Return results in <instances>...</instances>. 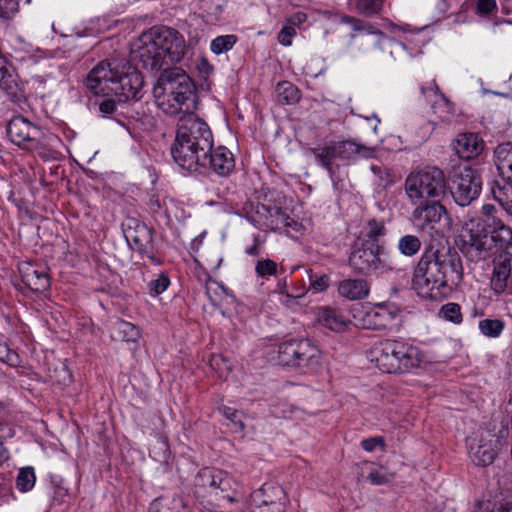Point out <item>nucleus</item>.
Here are the masks:
<instances>
[{
    "label": "nucleus",
    "instance_id": "nucleus-46",
    "mask_svg": "<svg viewBox=\"0 0 512 512\" xmlns=\"http://www.w3.org/2000/svg\"><path fill=\"white\" fill-rule=\"evenodd\" d=\"M19 9L17 0H0V17L5 20L11 19Z\"/></svg>",
    "mask_w": 512,
    "mask_h": 512
},
{
    "label": "nucleus",
    "instance_id": "nucleus-9",
    "mask_svg": "<svg viewBox=\"0 0 512 512\" xmlns=\"http://www.w3.org/2000/svg\"><path fill=\"white\" fill-rule=\"evenodd\" d=\"M363 150L366 151L367 149L364 146H361L350 140L331 142L323 146L309 149L310 153L315 157L317 163L325 168L328 172L335 189H338L340 179L337 175L339 165L334 164V161L336 159L342 161L354 160Z\"/></svg>",
    "mask_w": 512,
    "mask_h": 512
},
{
    "label": "nucleus",
    "instance_id": "nucleus-14",
    "mask_svg": "<svg viewBox=\"0 0 512 512\" xmlns=\"http://www.w3.org/2000/svg\"><path fill=\"white\" fill-rule=\"evenodd\" d=\"M286 494L281 486L265 483L253 491L249 499L250 512H285Z\"/></svg>",
    "mask_w": 512,
    "mask_h": 512
},
{
    "label": "nucleus",
    "instance_id": "nucleus-41",
    "mask_svg": "<svg viewBox=\"0 0 512 512\" xmlns=\"http://www.w3.org/2000/svg\"><path fill=\"white\" fill-rule=\"evenodd\" d=\"M384 0H357L356 7L366 16L378 14L383 7Z\"/></svg>",
    "mask_w": 512,
    "mask_h": 512
},
{
    "label": "nucleus",
    "instance_id": "nucleus-2",
    "mask_svg": "<svg viewBox=\"0 0 512 512\" xmlns=\"http://www.w3.org/2000/svg\"><path fill=\"white\" fill-rule=\"evenodd\" d=\"M463 275L462 259L456 250L430 244L414 268L412 284L420 297L441 300L461 284Z\"/></svg>",
    "mask_w": 512,
    "mask_h": 512
},
{
    "label": "nucleus",
    "instance_id": "nucleus-3",
    "mask_svg": "<svg viewBox=\"0 0 512 512\" xmlns=\"http://www.w3.org/2000/svg\"><path fill=\"white\" fill-rule=\"evenodd\" d=\"M213 147V134L206 122L193 113L183 114L170 153L184 171L201 172V164Z\"/></svg>",
    "mask_w": 512,
    "mask_h": 512
},
{
    "label": "nucleus",
    "instance_id": "nucleus-32",
    "mask_svg": "<svg viewBox=\"0 0 512 512\" xmlns=\"http://www.w3.org/2000/svg\"><path fill=\"white\" fill-rule=\"evenodd\" d=\"M111 335L115 340L136 342L141 334L138 326L125 320H117L112 326Z\"/></svg>",
    "mask_w": 512,
    "mask_h": 512
},
{
    "label": "nucleus",
    "instance_id": "nucleus-47",
    "mask_svg": "<svg viewBox=\"0 0 512 512\" xmlns=\"http://www.w3.org/2000/svg\"><path fill=\"white\" fill-rule=\"evenodd\" d=\"M497 9L496 0H476V13L480 16H489Z\"/></svg>",
    "mask_w": 512,
    "mask_h": 512
},
{
    "label": "nucleus",
    "instance_id": "nucleus-43",
    "mask_svg": "<svg viewBox=\"0 0 512 512\" xmlns=\"http://www.w3.org/2000/svg\"><path fill=\"white\" fill-rule=\"evenodd\" d=\"M0 362L16 367L20 365V357L6 343L0 342Z\"/></svg>",
    "mask_w": 512,
    "mask_h": 512
},
{
    "label": "nucleus",
    "instance_id": "nucleus-40",
    "mask_svg": "<svg viewBox=\"0 0 512 512\" xmlns=\"http://www.w3.org/2000/svg\"><path fill=\"white\" fill-rule=\"evenodd\" d=\"M236 41L237 37L232 34L218 36L211 42V51L216 55L222 54L231 50Z\"/></svg>",
    "mask_w": 512,
    "mask_h": 512
},
{
    "label": "nucleus",
    "instance_id": "nucleus-59",
    "mask_svg": "<svg viewBox=\"0 0 512 512\" xmlns=\"http://www.w3.org/2000/svg\"><path fill=\"white\" fill-rule=\"evenodd\" d=\"M165 508L164 499H156L150 504L149 512H162Z\"/></svg>",
    "mask_w": 512,
    "mask_h": 512
},
{
    "label": "nucleus",
    "instance_id": "nucleus-45",
    "mask_svg": "<svg viewBox=\"0 0 512 512\" xmlns=\"http://www.w3.org/2000/svg\"><path fill=\"white\" fill-rule=\"evenodd\" d=\"M367 478L374 485H383L392 480L393 474L384 471L382 467L372 468Z\"/></svg>",
    "mask_w": 512,
    "mask_h": 512
},
{
    "label": "nucleus",
    "instance_id": "nucleus-51",
    "mask_svg": "<svg viewBox=\"0 0 512 512\" xmlns=\"http://www.w3.org/2000/svg\"><path fill=\"white\" fill-rule=\"evenodd\" d=\"M210 366L212 369L216 370L220 376H223L225 371L230 370L226 360L221 355H213L210 359Z\"/></svg>",
    "mask_w": 512,
    "mask_h": 512
},
{
    "label": "nucleus",
    "instance_id": "nucleus-50",
    "mask_svg": "<svg viewBox=\"0 0 512 512\" xmlns=\"http://www.w3.org/2000/svg\"><path fill=\"white\" fill-rule=\"evenodd\" d=\"M378 446L382 449L385 447L384 438L381 436L367 438L361 441V447L367 452L374 451Z\"/></svg>",
    "mask_w": 512,
    "mask_h": 512
},
{
    "label": "nucleus",
    "instance_id": "nucleus-21",
    "mask_svg": "<svg viewBox=\"0 0 512 512\" xmlns=\"http://www.w3.org/2000/svg\"><path fill=\"white\" fill-rule=\"evenodd\" d=\"M124 236L128 244L142 255L148 253V248H151V230L146 225L138 223L135 219L129 220L127 228L124 229Z\"/></svg>",
    "mask_w": 512,
    "mask_h": 512
},
{
    "label": "nucleus",
    "instance_id": "nucleus-62",
    "mask_svg": "<svg viewBox=\"0 0 512 512\" xmlns=\"http://www.w3.org/2000/svg\"><path fill=\"white\" fill-rule=\"evenodd\" d=\"M8 459L7 455V449L5 448L4 444L0 442V462H4Z\"/></svg>",
    "mask_w": 512,
    "mask_h": 512
},
{
    "label": "nucleus",
    "instance_id": "nucleus-61",
    "mask_svg": "<svg viewBox=\"0 0 512 512\" xmlns=\"http://www.w3.org/2000/svg\"><path fill=\"white\" fill-rule=\"evenodd\" d=\"M150 207L153 212H158L161 209V203L158 198H152L150 200Z\"/></svg>",
    "mask_w": 512,
    "mask_h": 512
},
{
    "label": "nucleus",
    "instance_id": "nucleus-64",
    "mask_svg": "<svg viewBox=\"0 0 512 512\" xmlns=\"http://www.w3.org/2000/svg\"><path fill=\"white\" fill-rule=\"evenodd\" d=\"M145 254L151 260L152 263H154V264L160 263V261L154 255H152L149 251H148V253H145Z\"/></svg>",
    "mask_w": 512,
    "mask_h": 512
},
{
    "label": "nucleus",
    "instance_id": "nucleus-29",
    "mask_svg": "<svg viewBox=\"0 0 512 512\" xmlns=\"http://www.w3.org/2000/svg\"><path fill=\"white\" fill-rule=\"evenodd\" d=\"M221 475L220 469L205 467L195 477L196 494L202 497L213 496L216 490L217 478Z\"/></svg>",
    "mask_w": 512,
    "mask_h": 512
},
{
    "label": "nucleus",
    "instance_id": "nucleus-35",
    "mask_svg": "<svg viewBox=\"0 0 512 512\" xmlns=\"http://www.w3.org/2000/svg\"><path fill=\"white\" fill-rule=\"evenodd\" d=\"M276 95L278 101L282 104L293 105L300 100V91L289 81H283L277 84Z\"/></svg>",
    "mask_w": 512,
    "mask_h": 512
},
{
    "label": "nucleus",
    "instance_id": "nucleus-33",
    "mask_svg": "<svg viewBox=\"0 0 512 512\" xmlns=\"http://www.w3.org/2000/svg\"><path fill=\"white\" fill-rule=\"evenodd\" d=\"M319 320L325 327L335 332L342 331L348 323V320L341 312L328 307L322 309L319 314Z\"/></svg>",
    "mask_w": 512,
    "mask_h": 512
},
{
    "label": "nucleus",
    "instance_id": "nucleus-27",
    "mask_svg": "<svg viewBox=\"0 0 512 512\" xmlns=\"http://www.w3.org/2000/svg\"><path fill=\"white\" fill-rule=\"evenodd\" d=\"M420 90L425 97H429L431 93L434 95L435 100L432 104V109L435 113H439L441 119L448 120L454 114L453 103L440 91L435 81H433V87L421 86Z\"/></svg>",
    "mask_w": 512,
    "mask_h": 512
},
{
    "label": "nucleus",
    "instance_id": "nucleus-53",
    "mask_svg": "<svg viewBox=\"0 0 512 512\" xmlns=\"http://www.w3.org/2000/svg\"><path fill=\"white\" fill-rule=\"evenodd\" d=\"M169 506L171 511L181 512L182 510H186L188 508V502L183 496L176 495L171 499Z\"/></svg>",
    "mask_w": 512,
    "mask_h": 512
},
{
    "label": "nucleus",
    "instance_id": "nucleus-19",
    "mask_svg": "<svg viewBox=\"0 0 512 512\" xmlns=\"http://www.w3.org/2000/svg\"><path fill=\"white\" fill-rule=\"evenodd\" d=\"M235 168L233 153L224 146L211 149L201 164V172L211 170L219 176H228Z\"/></svg>",
    "mask_w": 512,
    "mask_h": 512
},
{
    "label": "nucleus",
    "instance_id": "nucleus-13",
    "mask_svg": "<svg viewBox=\"0 0 512 512\" xmlns=\"http://www.w3.org/2000/svg\"><path fill=\"white\" fill-rule=\"evenodd\" d=\"M156 41L150 35L149 30L142 33L132 44L131 56L134 61H139L143 68L150 71H158L168 64L164 52L160 51Z\"/></svg>",
    "mask_w": 512,
    "mask_h": 512
},
{
    "label": "nucleus",
    "instance_id": "nucleus-7",
    "mask_svg": "<svg viewBox=\"0 0 512 512\" xmlns=\"http://www.w3.org/2000/svg\"><path fill=\"white\" fill-rule=\"evenodd\" d=\"M404 188L410 203L442 199L446 194V178L439 168L426 167L410 173Z\"/></svg>",
    "mask_w": 512,
    "mask_h": 512
},
{
    "label": "nucleus",
    "instance_id": "nucleus-49",
    "mask_svg": "<svg viewBox=\"0 0 512 512\" xmlns=\"http://www.w3.org/2000/svg\"><path fill=\"white\" fill-rule=\"evenodd\" d=\"M330 284V277L326 274L315 276L310 275V288L315 292L325 291Z\"/></svg>",
    "mask_w": 512,
    "mask_h": 512
},
{
    "label": "nucleus",
    "instance_id": "nucleus-42",
    "mask_svg": "<svg viewBox=\"0 0 512 512\" xmlns=\"http://www.w3.org/2000/svg\"><path fill=\"white\" fill-rule=\"evenodd\" d=\"M170 285V279L167 274L160 273L158 277L151 280L148 284L149 294L151 296H158L162 294Z\"/></svg>",
    "mask_w": 512,
    "mask_h": 512
},
{
    "label": "nucleus",
    "instance_id": "nucleus-34",
    "mask_svg": "<svg viewBox=\"0 0 512 512\" xmlns=\"http://www.w3.org/2000/svg\"><path fill=\"white\" fill-rule=\"evenodd\" d=\"M422 242L420 238L413 234H405L398 239L397 250L407 258H413L421 250Z\"/></svg>",
    "mask_w": 512,
    "mask_h": 512
},
{
    "label": "nucleus",
    "instance_id": "nucleus-28",
    "mask_svg": "<svg viewBox=\"0 0 512 512\" xmlns=\"http://www.w3.org/2000/svg\"><path fill=\"white\" fill-rule=\"evenodd\" d=\"M369 284L364 279H344L338 284V293L340 296L351 300H362L369 294Z\"/></svg>",
    "mask_w": 512,
    "mask_h": 512
},
{
    "label": "nucleus",
    "instance_id": "nucleus-17",
    "mask_svg": "<svg viewBox=\"0 0 512 512\" xmlns=\"http://www.w3.org/2000/svg\"><path fill=\"white\" fill-rule=\"evenodd\" d=\"M411 204L415 206L411 219L421 230L426 228L433 229L435 224L439 223L446 214V209L441 204V199L425 200Z\"/></svg>",
    "mask_w": 512,
    "mask_h": 512
},
{
    "label": "nucleus",
    "instance_id": "nucleus-57",
    "mask_svg": "<svg viewBox=\"0 0 512 512\" xmlns=\"http://www.w3.org/2000/svg\"><path fill=\"white\" fill-rule=\"evenodd\" d=\"M278 289H279V292L283 295H286L288 297H292V298H301L302 296H304L305 294V290L302 289L296 293H290L288 290H287V285H286V282H283L282 284L279 283L278 284Z\"/></svg>",
    "mask_w": 512,
    "mask_h": 512
},
{
    "label": "nucleus",
    "instance_id": "nucleus-11",
    "mask_svg": "<svg viewBox=\"0 0 512 512\" xmlns=\"http://www.w3.org/2000/svg\"><path fill=\"white\" fill-rule=\"evenodd\" d=\"M468 456L476 466L486 467L491 465L496 456L499 444L498 437L489 431H479L466 440Z\"/></svg>",
    "mask_w": 512,
    "mask_h": 512
},
{
    "label": "nucleus",
    "instance_id": "nucleus-38",
    "mask_svg": "<svg viewBox=\"0 0 512 512\" xmlns=\"http://www.w3.org/2000/svg\"><path fill=\"white\" fill-rule=\"evenodd\" d=\"M343 22L348 23L352 26L353 31L365 33L368 35H381L383 36V33L378 30L373 24L370 22L357 19L354 17L347 16L343 19Z\"/></svg>",
    "mask_w": 512,
    "mask_h": 512
},
{
    "label": "nucleus",
    "instance_id": "nucleus-10",
    "mask_svg": "<svg viewBox=\"0 0 512 512\" xmlns=\"http://www.w3.org/2000/svg\"><path fill=\"white\" fill-rule=\"evenodd\" d=\"M481 187L482 180L478 172L465 167L454 175L451 194L454 201L464 207L479 197Z\"/></svg>",
    "mask_w": 512,
    "mask_h": 512
},
{
    "label": "nucleus",
    "instance_id": "nucleus-4",
    "mask_svg": "<svg viewBox=\"0 0 512 512\" xmlns=\"http://www.w3.org/2000/svg\"><path fill=\"white\" fill-rule=\"evenodd\" d=\"M498 210L493 204H484L481 214L472 228L468 240H464L461 250L471 261L487 258L491 243L498 249H507L512 245V228L498 217Z\"/></svg>",
    "mask_w": 512,
    "mask_h": 512
},
{
    "label": "nucleus",
    "instance_id": "nucleus-63",
    "mask_svg": "<svg viewBox=\"0 0 512 512\" xmlns=\"http://www.w3.org/2000/svg\"><path fill=\"white\" fill-rule=\"evenodd\" d=\"M297 222L294 221L289 215L288 219H285V222L282 224V227H293L296 226Z\"/></svg>",
    "mask_w": 512,
    "mask_h": 512
},
{
    "label": "nucleus",
    "instance_id": "nucleus-52",
    "mask_svg": "<svg viewBox=\"0 0 512 512\" xmlns=\"http://www.w3.org/2000/svg\"><path fill=\"white\" fill-rule=\"evenodd\" d=\"M296 34V30L292 26H284L278 34V41L284 46H289L292 42V37Z\"/></svg>",
    "mask_w": 512,
    "mask_h": 512
},
{
    "label": "nucleus",
    "instance_id": "nucleus-25",
    "mask_svg": "<svg viewBox=\"0 0 512 512\" xmlns=\"http://www.w3.org/2000/svg\"><path fill=\"white\" fill-rule=\"evenodd\" d=\"M494 161L499 175L512 187V142L502 143L496 147Z\"/></svg>",
    "mask_w": 512,
    "mask_h": 512
},
{
    "label": "nucleus",
    "instance_id": "nucleus-26",
    "mask_svg": "<svg viewBox=\"0 0 512 512\" xmlns=\"http://www.w3.org/2000/svg\"><path fill=\"white\" fill-rule=\"evenodd\" d=\"M386 234L387 229L383 221L370 219L355 240L377 248H384L380 240Z\"/></svg>",
    "mask_w": 512,
    "mask_h": 512
},
{
    "label": "nucleus",
    "instance_id": "nucleus-22",
    "mask_svg": "<svg viewBox=\"0 0 512 512\" xmlns=\"http://www.w3.org/2000/svg\"><path fill=\"white\" fill-rule=\"evenodd\" d=\"M453 149L463 160H471L484 149L483 140L476 133H462L453 142Z\"/></svg>",
    "mask_w": 512,
    "mask_h": 512
},
{
    "label": "nucleus",
    "instance_id": "nucleus-37",
    "mask_svg": "<svg viewBox=\"0 0 512 512\" xmlns=\"http://www.w3.org/2000/svg\"><path fill=\"white\" fill-rule=\"evenodd\" d=\"M505 327L504 321L500 319H483L479 321L480 332L490 338H496L501 335Z\"/></svg>",
    "mask_w": 512,
    "mask_h": 512
},
{
    "label": "nucleus",
    "instance_id": "nucleus-30",
    "mask_svg": "<svg viewBox=\"0 0 512 512\" xmlns=\"http://www.w3.org/2000/svg\"><path fill=\"white\" fill-rule=\"evenodd\" d=\"M237 488L238 484L234 478L226 471L221 470V475L217 478L216 490L213 493V497H215L216 500L234 502L237 500Z\"/></svg>",
    "mask_w": 512,
    "mask_h": 512
},
{
    "label": "nucleus",
    "instance_id": "nucleus-23",
    "mask_svg": "<svg viewBox=\"0 0 512 512\" xmlns=\"http://www.w3.org/2000/svg\"><path fill=\"white\" fill-rule=\"evenodd\" d=\"M320 354L319 348L311 340L302 338V347L293 369L304 374L313 371L320 364Z\"/></svg>",
    "mask_w": 512,
    "mask_h": 512
},
{
    "label": "nucleus",
    "instance_id": "nucleus-24",
    "mask_svg": "<svg viewBox=\"0 0 512 512\" xmlns=\"http://www.w3.org/2000/svg\"><path fill=\"white\" fill-rule=\"evenodd\" d=\"M274 209H276V206H269L259 202L250 203L245 208L246 218L260 229L269 228L273 225Z\"/></svg>",
    "mask_w": 512,
    "mask_h": 512
},
{
    "label": "nucleus",
    "instance_id": "nucleus-58",
    "mask_svg": "<svg viewBox=\"0 0 512 512\" xmlns=\"http://www.w3.org/2000/svg\"><path fill=\"white\" fill-rule=\"evenodd\" d=\"M246 254L250 256H258L260 254V240L259 235H254L253 245L246 249Z\"/></svg>",
    "mask_w": 512,
    "mask_h": 512
},
{
    "label": "nucleus",
    "instance_id": "nucleus-48",
    "mask_svg": "<svg viewBox=\"0 0 512 512\" xmlns=\"http://www.w3.org/2000/svg\"><path fill=\"white\" fill-rule=\"evenodd\" d=\"M219 412L228 420H230L234 426L242 431L244 429V424L239 418V412L238 410L228 407V406H222L219 408Z\"/></svg>",
    "mask_w": 512,
    "mask_h": 512
},
{
    "label": "nucleus",
    "instance_id": "nucleus-12",
    "mask_svg": "<svg viewBox=\"0 0 512 512\" xmlns=\"http://www.w3.org/2000/svg\"><path fill=\"white\" fill-rule=\"evenodd\" d=\"M365 329L384 331L398 330L401 323V310L393 304H377L362 312L359 319Z\"/></svg>",
    "mask_w": 512,
    "mask_h": 512
},
{
    "label": "nucleus",
    "instance_id": "nucleus-60",
    "mask_svg": "<svg viewBox=\"0 0 512 512\" xmlns=\"http://www.w3.org/2000/svg\"><path fill=\"white\" fill-rule=\"evenodd\" d=\"M10 490L7 477L0 473V498L6 495Z\"/></svg>",
    "mask_w": 512,
    "mask_h": 512
},
{
    "label": "nucleus",
    "instance_id": "nucleus-36",
    "mask_svg": "<svg viewBox=\"0 0 512 512\" xmlns=\"http://www.w3.org/2000/svg\"><path fill=\"white\" fill-rule=\"evenodd\" d=\"M35 482L36 476L33 467L27 466L19 470L16 478V487L19 491H30L34 487Z\"/></svg>",
    "mask_w": 512,
    "mask_h": 512
},
{
    "label": "nucleus",
    "instance_id": "nucleus-5",
    "mask_svg": "<svg viewBox=\"0 0 512 512\" xmlns=\"http://www.w3.org/2000/svg\"><path fill=\"white\" fill-rule=\"evenodd\" d=\"M195 85L180 67H168L160 73L153 87L158 107L167 115L188 114L195 104Z\"/></svg>",
    "mask_w": 512,
    "mask_h": 512
},
{
    "label": "nucleus",
    "instance_id": "nucleus-20",
    "mask_svg": "<svg viewBox=\"0 0 512 512\" xmlns=\"http://www.w3.org/2000/svg\"><path fill=\"white\" fill-rule=\"evenodd\" d=\"M22 282L34 292H44L50 287V277L43 265L25 262L19 265Z\"/></svg>",
    "mask_w": 512,
    "mask_h": 512
},
{
    "label": "nucleus",
    "instance_id": "nucleus-8",
    "mask_svg": "<svg viewBox=\"0 0 512 512\" xmlns=\"http://www.w3.org/2000/svg\"><path fill=\"white\" fill-rule=\"evenodd\" d=\"M348 263L355 273L363 276L401 270L394 259L385 255L384 248H377L356 240L351 245Z\"/></svg>",
    "mask_w": 512,
    "mask_h": 512
},
{
    "label": "nucleus",
    "instance_id": "nucleus-1",
    "mask_svg": "<svg viewBox=\"0 0 512 512\" xmlns=\"http://www.w3.org/2000/svg\"><path fill=\"white\" fill-rule=\"evenodd\" d=\"M84 83L94 95L102 97L96 104L104 116L115 113L118 105L140 100L143 96V77L125 58L99 62Z\"/></svg>",
    "mask_w": 512,
    "mask_h": 512
},
{
    "label": "nucleus",
    "instance_id": "nucleus-44",
    "mask_svg": "<svg viewBox=\"0 0 512 512\" xmlns=\"http://www.w3.org/2000/svg\"><path fill=\"white\" fill-rule=\"evenodd\" d=\"M255 272L259 277L273 276L277 273V263L271 259H262L256 263Z\"/></svg>",
    "mask_w": 512,
    "mask_h": 512
},
{
    "label": "nucleus",
    "instance_id": "nucleus-55",
    "mask_svg": "<svg viewBox=\"0 0 512 512\" xmlns=\"http://www.w3.org/2000/svg\"><path fill=\"white\" fill-rule=\"evenodd\" d=\"M196 70L199 75L206 79L213 71V66L208 62L207 59L201 58L196 64Z\"/></svg>",
    "mask_w": 512,
    "mask_h": 512
},
{
    "label": "nucleus",
    "instance_id": "nucleus-18",
    "mask_svg": "<svg viewBox=\"0 0 512 512\" xmlns=\"http://www.w3.org/2000/svg\"><path fill=\"white\" fill-rule=\"evenodd\" d=\"M490 287L495 295H512V254L504 252L494 260Z\"/></svg>",
    "mask_w": 512,
    "mask_h": 512
},
{
    "label": "nucleus",
    "instance_id": "nucleus-6",
    "mask_svg": "<svg viewBox=\"0 0 512 512\" xmlns=\"http://www.w3.org/2000/svg\"><path fill=\"white\" fill-rule=\"evenodd\" d=\"M369 358L384 373H405L419 366L422 355L412 344L387 339L374 344Z\"/></svg>",
    "mask_w": 512,
    "mask_h": 512
},
{
    "label": "nucleus",
    "instance_id": "nucleus-39",
    "mask_svg": "<svg viewBox=\"0 0 512 512\" xmlns=\"http://www.w3.org/2000/svg\"><path fill=\"white\" fill-rule=\"evenodd\" d=\"M439 315L441 318L454 324H460L463 320L461 306L454 302L443 305L439 311Z\"/></svg>",
    "mask_w": 512,
    "mask_h": 512
},
{
    "label": "nucleus",
    "instance_id": "nucleus-56",
    "mask_svg": "<svg viewBox=\"0 0 512 512\" xmlns=\"http://www.w3.org/2000/svg\"><path fill=\"white\" fill-rule=\"evenodd\" d=\"M476 512H512V498L505 500L498 507L493 509H483L479 507L478 511Z\"/></svg>",
    "mask_w": 512,
    "mask_h": 512
},
{
    "label": "nucleus",
    "instance_id": "nucleus-16",
    "mask_svg": "<svg viewBox=\"0 0 512 512\" xmlns=\"http://www.w3.org/2000/svg\"><path fill=\"white\" fill-rule=\"evenodd\" d=\"M149 32L159 46L160 51L164 52V56L170 63H178L183 59L186 52V44L184 37L177 30L160 26L151 28Z\"/></svg>",
    "mask_w": 512,
    "mask_h": 512
},
{
    "label": "nucleus",
    "instance_id": "nucleus-15",
    "mask_svg": "<svg viewBox=\"0 0 512 512\" xmlns=\"http://www.w3.org/2000/svg\"><path fill=\"white\" fill-rule=\"evenodd\" d=\"M7 135L12 143L28 150L36 149L43 144V133L40 128L20 115L8 122Z\"/></svg>",
    "mask_w": 512,
    "mask_h": 512
},
{
    "label": "nucleus",
    "instance_id": "nucleus-54",
    "mask_svg": "<svg viewBox=\"0 0 512 512\" xmlns=\"http://www.w3.org/2000/svg\"><path fill=\"white\" fill-rule=\"evenodd\" d=\"M273 213V225H271L269 228L272 230L280 229L282 224L285 222V219H288V215L279 207H276Z\"/></svg>",
    "mask_w": 512,
    "mask_h": 512
},
{
    "label": "nucleus",
    "instance_id": "nucleus-31",
    "mask_svg": "<svg viewBox=\"0 0 512 512\" xmlns=\"http://www.w3.org/2000/svg\"><path fill=\"white\" fill-rule=\"evenodd\" d=\"M302 347L301 339H290L278 345L277 361L282 366L294 368L298 354Z\"/></svg>",
    "mask_w": 512,
    "mask_h": 512
}]
</instances>
